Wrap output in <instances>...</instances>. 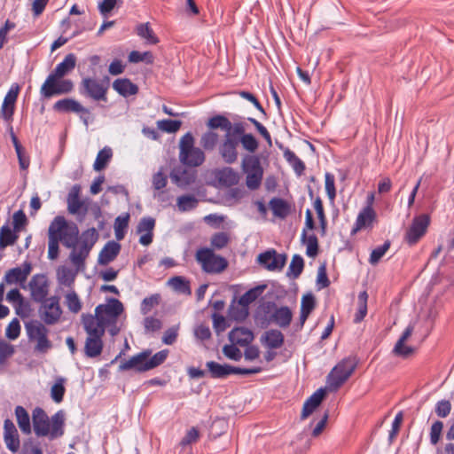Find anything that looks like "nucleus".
Masks as SVG:
<instances>
[{
    "instance_id": "nucleus-1",
    "label": "nucleus",
    "mask_w": 454,
    "mask_h": 454,
    "mask_svg": "<svg viewBox=\"0 0 454 454\" xmlns=\"http://www.w3.org/2000/svg\"><path fill=\"white\" fill-rule=\"evenodd\" d=\"M95 228L86 230L79 237V229L74 223L68 222L64 216H56L50 223L48 238L61 242L64 247L71 248V262L77 270H83L85 260L98 239Z\"/></svg>"
},
{
    "instance_id": "nucleus-2",
    "label": "nucleus",
    "mask_w": 454,
    "mask_h": 454,
    "mask_svg": "<svg viewBox=\"0 0 454 454\" xmlns=\"http://www.w3.org/2000/svg\"><path fill=\"white\" fill-rule=\"evenodd\" d=\"M33 428L37 437L48 436L50 440L61 437L65 433V414L62 411H57L50 419L46 412L36 407L32 413Z\"/></svg>"
},
{
    "instance_id": "nucleus-3",
    "label": "nucleus",
    "mask_w": 454,
    "mask_h": 454,
    "mask_svg": "<svg viewBox=\"0 0 454 454\" xmlns=\"http://www.w3.org/2000/svg\"><path fill=\"white\" fill-rule=\"evenodd\" d=\"M179 160L189 167H199L205 161V153L194 146V137L191 132L184 134L179 142Z\"/></svg>"
},
{
    "instance_id": "nucleus-4",
    "label": "nucleus",
    "mask_w": 454,
    "mask_h": 454,
    "mask_svg": "<svg viewBox=\"0 0 454 454\" xmlns=\"http://www.w3.org/2000/svg\"><path fill=\"white\" fill-rule=\"evenodd\" d=\"M109 78L98 80L93 77H84L79 84V92L82 96L94 101L107 102Z\"/></svg>"
},
{
    "instance_id": "nucleus-5",
    "label": "nucleus",
    "mask_w": 454,
    "mask_h": 454,
    "mask_svg": "<svg viewBox=\"0 0 454 454\" xmlns=\"http://www.w3.org/2000/svg\"><path fill=\"white\" fill-rule=\"evenodd\" d=\"M241 169L246 174V184L248 189L254 191L262 184L263 168L260 158L254 154H246L241 161Z\"/></svg>"
},
{
    "instance_id": "nucleus-6",
    "label": "nucleus",
    "mask_w": 454,
    "mask_h": 454,
    "mask_svg": "<svg viewBox=\"0 0 454 454\" xmlns=\"http://www.w3.org/2000/svg\"><path fill=\"white\" fill-rule=\"evenodd\" d=\"M195 257L207 273H220L228 266V262L224 257L215 254L212 249L207 247L199 249Z\"/></svg>"
},
{
    "instance_id": "nucleus-7",
    "label": "nucleus",
    "mask_w": 454,
    "mask_h": 454,
    "mask_svg": "<svg viewBox=\"0 0 454 454\" xmlns=\"http://www.w3.org/2000/svg\"><path fill=\"white\" fill-rule=\"evenodd\" d=\"M59 301L60 298L59 296L53 295L44 301H39L41 306L38 309V313L44 324L52 325L59 321L63 313Z\"/></svg>"
},
{
    "instance_id": "nucleus-8",
    "label": "nucleus",
    "mask_w": 454,
    "mask_h": 454,
    "mask_svg": "<svg viewBox=\"0 0 454 454\" xmlns=\"http://www.w3.org/2000/svg\"><path fill=\"white\" fill-rule=\"evenodd\" d=\"M272 309H274V311L271 313L269 318L264 319L266 324L269 325L270 323H274L280 328L288 327L293 318V313L291 309L287 306L277 308L274 302H268L263 306V310L265 313H270Z\"/></svg>"
},
{
    "instance_id": "nucleus-9",
    "label": "nucleus",
    "mask_w": 454,
    "mask_h": 454,
    "mask_svg": "<svg viewBox=\"0 0 454 454\" xmlns=\"http://www.w3.org/2000/svg\"><path fill=\"white\" fill-rule=\"evenodd\" d=\"M239 145V137L231 133H225L223 140L219 145V154L223 160L227 164H233L239 157L238 147Z\"/></svg>"
},
{
    "instance_id": "nucleus-10",
    "label": "nucleus",
    "mask_w": 454,
    "mask_h": 454,
    "mask_svg": "<svg viewBox=\"0 0 454 454\" xmlns=\"http://www.w3.org/2000/svg\"><path fill=\"white\" fill-rule=\"evenodd\" d=\"M355 370V365L348 360L339 363L330 372L328 382L335 389L342 386L351 376Z\"/></svg>"
},
{
    "instance_id": "nucleus-11",
    "label": "nucleus",
    "mask_w": 454,
    "mask_h": 454,
    "mask_svg": "<svg viewBox=\"0 0 454 454\" xmlns=\"http://www.w3.org/2000/svg\"><path fill=\"white\" fill-rule=\"evenodd\" d=\"M430 219L427 215L416 216L406 231L405 240L410 246L415 245L427 232Z\"/></svg>"
},
{
    "instance_id": "nucleus-12",
    "label": "nucleus",
    "mask_w": 454,
    "mask_h": 454,
    "mask_svg": "<svg viewBox=\"0 0 454 454\" xmlns=\"http://www.w3.org/2000/svg\"><path fill=\"white\" fill-rule=\"evenodd\" d=\"M315 223L310 209H307L305 217V228L301 236V240L307 246L306 254L309 257H315L318 254V240L315 234L308 235L307 229L313 230Z\"/></svg>"
},
{
    "instance_id": "nucleus-13",
    "label": "nucleus",
    "mask_w": 454,
    "mask_h": 454,
    "mask_svg": "<svg viewBox=\"0 0 454 454\" xmlns=\"http://www.w3.org/2000/svg\"><path fill=\"white\" fill-rule=\"evenodd\" d=\"M286 254H278L275 249L267 250L258 255L259 263L270 271H280L286 265Z\"/></svg>"
},
{
    "instance_id": "nucleus-14",
    "label": "nucleus",
    "mask_w": 454,
    "mask_h": 454,
    "mask_svg": "<svg viewBox=\"0 0 454 454\" xmlns=\"http://www.w3.org/2000/svg\"><path fill=\"white\" fill-rule=\"evenodd\" d=\"M53 109L57 112L61 113H76L80 114V118L83 121V123L88 126V115L90 114V111L88 108L82 106L78 101L73 98H63L58 100L53 105Z\"/></svg>"
},
{
    "instance_id": "nucleus-15",
    "label": "nucleus",
    "mask_w": 454,
    "mask_h": 454,
    "mask_svg": "<svg viewBox=\"0 0 454 454\" xmlns=\"http://www.w3.org/2000/svg\"><path fill=\"white\" fill-rule=\"evenodd\" d=\"M31 298L34 301L39 302L47 299L49 294V282L45 275L36 274L32 277L29 282Z\"/></svg>"
},
{
    "instance_id": "nucleus-16",
    "label": "nucleus",
    "mask_w": 454,
    "mask_h": 454,
    "mask_svg": "<svg viewBox=\"0 0 454 454\" xmlns=\"http://www.w3.org/2000/svg\"><path fill=\"white\" fill-rule=\"evenodd\" d=\"M3 436L6 448L11 452L17 453L20 448V435L14 423L10 419L4 421Z\"/></svg>"
},
{
    "instance_id": "nucleus-17",
    "label": "nucleus",
    "mask_w": 454,
    "mask_h": 454,
    "mask_svg": "<svg viewBox=\"0 0 454 454\" xmlns=\"http://www.w3.org/2000/svg\"><path fill=\"white\" fill-rule=\"evenodd\" d=\"M151 350L146 349L144 350L132 357H130L129 360H125L121 362L119 365V371L124 372V371H129V370H135L139 372H146L148 369H145L146 366V359L151 355Z\"/></svg>"
},
{
    "instance_id": "nucleus-18",
    "label": "nucleus",
    "mask_w": 454,
    "mask_h": 454,
    "mask_svg": "<svg viewBox=\"0 0 454 454\" xmlns=\"http://www.w3.org/2000/svg\"><path fill=\"white\" fill-rule=\"evenodd\" d=\"M376 212L372 207H364L358 214L351 233L355 234L366 228H372L376 221Z\"/></svg>"
},
{
    "instance_id": "nucleus-19",
    "label": "nucleus",
    "mask_w": 454,
    "mask_h": 454,
    "mask_svg": "<svg viewBox=\"0 0 454 454\" xmlns=\"http://www.w3.org/2000/svg\"><path fill=\"white\" fill-rule=\"evenodd\" d=\"M31 270V263L25 262L22 264V268L16 267L6 271L4 279L8 285L15 283H23L27 280Z\"/></svg>"
},
{
    "instance_id": "nucleus-20",
    "label": "nucleus",
    "mask_w": 454,
    "mask_h": 454,
    "mask_svg": "<svg viewBox=\"0 0 454 454\" xmlns=\"http://www.w3.org/2000/svg\"><path fill=\"white\" fill-rule=\"evenodd\" d=\"M155 226V220L153 217H143L137 227V231L142 234L139 243L143 246H149L153 242V231Z\"/></svg>"
},
{
    "instance_id": "nucleus-21",
    "label": "nucleus",
    "mask_w": 454,
    "mask_h": 454,
    "mask_svg": "<svg viewBox=\"0 0 454 454\" xmlns=\"http://www.w3.org/2000/svg\"><path fill=\"white\" fill-rule=\"evenodd\" d=\"M325 390L319 388L314 392L304 403L301 419H305L311 415L314 411L321 404L322 401L325 396Z\"/></svg>"
},
{
    "instance_id": "nucleus-22",
    "label": "nucleus",
    "mask_w": 454,
    "mask_h": 454,
    "mask_svg": "<svg viewBox=\"0 0 454 454\" xmlns=\"http://www.w3.org/2000/svg\"><path fill=\"white\" fill-rule=\"evenodd\" d=\"M121 250V245L116 241H108L98 254V262L100 265H107L113 262Z\"/></svg>"
},
{
    "instance_id": "nucleus-23",
    "label": "nucleus",
    "mask_w": 454,
    "mask_h": 454,
    "mask_svg": "<svg viewBox=\"0 0 454 454\" xmlns=\"http://www.w3.org/2000/svg\"><path fill=\"white\" fill-rule=\"evenodd\" d=\"M229 340L241 347L247 346L254 340L251 330L245 327H236L229 333Z\"/></svg>"
},
{
    "instance_id": "nucleus-24",
    "label": "nucleus",
    "mask_w": 454,
    "mask_h": 454,
    "mask_svg": "<svg viewBox=\"0 0 454 454\" xmlns=\"http://www.w3.org/2000/svg\"><path fill=\"white\" fill-rule=\"evenodd\" d=\"M122 303L115 298L110 299L107 304L98 305L95 309V312H104L114 322L116 321V318L122 313Z\"/></svg>"
},
{
    "instance_id": "nucleus-25",
    "label": "nucleus",
    "mask_w": 454,
    "mask_h": 454,
    "mask_svg": "<svg viewBox=\"0 0 454 454\" xmlns=\"http://www.w3.org/2000/svg\"><path fill=\"white\" fill-rule=\"evenodd\" d=\"M262 342L270 349L281 348L285 341L284 334L277 329L266 331L261 339Z\"/></svg>"
},
{
    "instance_id": "nucleus-26",
    "label": "nucleus",
    "mask_w": 454,
    "mask_h": 454,
    "mask_svg": "<svg viewBox=\"0 0 454 454\" xmlns=\"http://www.w3.org/2000/svg\"><path fill=\"white\" fill-rule=\"evenodd\" d=\"M113 89L121 96L128 98L138 92V87L128 78H119L113 82Z\"/></svg>"
},
{
    "instance_id": "nucleus-27",
    "label": "nucleus",
    "mask_w": 454,
    "mask_h": 454,
    "mask_svg": "<svg viewBox=\"0 0 454 454\" xmlns=\"http://www.w3.org/2000/svg\"><path fill=\"white\" fill-rule=\"evenodd\" d=\"M103 336L104 335L87 336L84 345V353L86 356L94 358L102 353L104 347L102 340Z\"/></svg>"
},
{
    "instance_id": "nucleus-28",
    "label": "nucleus",
    "mask_w": 454,
    "mask_h": 454,
    "mask_svg": "<svg viewBox=\"0 0 454 454\" xmlns=\"http://www.w3.org/2000/svg\"><path fill=\"white\" fill-rule=\"evenodd\" d=\"M81 188L75 184L70 190L67 202L68 212L72 215H78L84 207V203L80 200Z\"/></svg>"
},
{
    "instance_id": "nucleus-29",
    "label": "nucleus",
    "mask_w": 454,
    "mask_h": 454,
    "mask_svg": "<svg viewBox=\"0 0 454 454\" xmlns=\"http://www.w3.org/2000/svg\"><path fill=\"white\" fill-rule=\"evenodd\" d=\"M76 65V57L74 53L67 54L64 59L59 63L55 69L51 73L61 79L67 74H69Z\"/></svg>"
},
{
    "instance_id": "nucleus-30",
    "label": "nucleus",
    "mask_w": 454,
    "mask_h": 454,
    "mask_svg": "<svg viewBox=\"0 0 454 454\" xmlns=\"http://www.w3.org/2000/svg\"><path fill=\"white\" fill-rule=\"evenodd\" d=\"M83 328L88 336L104 335L105 330L98 326L97 318L91 314H83L82 316Z\"/></svg>"
},
{
    "instance_id": "nucleus-31",
    "label": "nucleus",
    "mask_w": 454,
    "mask_h": 454,
    "mask_svg": "<svg viewBox=\"0 0 454 454\" xmlns=\"http://www.w3.org/2000/svg\"><path fill=\"white\" fill-rule=\"evenodd\" d=\"M15 417L20 431L24 434H29L31 433L30 417L23 406H16Z\"/></svg>"
},
{
    "instance_id": "nucleus-32",
    "label": "nucleus",
    "mask_w": 454,
    "mask_h": 454,
    "mask_svg": "<svg viewBox=\"0 0 454 454\" xmlns=\"http://www.w3.org/2000/svg\"><path fill=\"white\" fill-rule=\"evenodd\" d=\"M269 206L273 215L279 218L286 217L290 211L288 203L280 198L271 199L269 202Z\"/></svg>"
},
{
    "instance_id": "nucleus-33",
    "label": "nucleus",
    "mask_w": 454,
    "mask_h": 454,
    "mask_svg": "<svg viewBox=\"0 0 454 454\" xmlns=\"http://www.w3.org/2000/svg\"><path fill=\"white\" fill-rule=\"evenodd\" d=\"M59 78L50 74L41 87V95L43 98H50L58 95V81Z\"/></svg>"
},
{
    "instance_id": "nucleus-34",
    "label": "nucleus",
    "mask_w": 454,
    "mask_h": 454,
    "mask_svg": "<svg viewBox=\"0 0 454 454\" xmlns=\"http://www.w3.org/2000/svg\"><path fill=\"white\" fill-rule=\"evenodd\" d=\"M129 214L125 213L123 215H118L114 220V234L118 241L122 240L125 237L127 229L129 227Z\"/></svg>"
},
{
    "instance_id": "nucleus-35",
    "label": "nucleus",
    "mask_w": 454,
    "mask_h": 454,
    "mask_svg": "<svg viewBox=\"0 0 454 454\" xmlns=\"http://www.w3.org/2000/svg\"><path fill=\"white\" fill-rule=\"evenodd\" d=\"M207 125L211 129H221L222 130H224L225 133H231L232 128V123L231 121L227 117L221 114L211 117L208 120Z\"/></svg>"
},
{
    "instance_id": "nucleus-36",
    "label": "nucleus",
    "mask_w": 454,
    "mask_h": 454,
    "mask_svg": "<svg viewBox=\"0 0 454 454\" xmlns=\"http://www.w3.org/2000/svg\"><path fill=\"white\" fill-rule=\"evenodd\" d=\"M168 284L173 288L174 291L190 295L192 294L190 282L184 277L176 276L168 279Z\"/></svg>"
},
{
    "instance_id": "nucleus-37",
    "label": "nucleus",
    "mask_w": 454,
    "mask_h": 454,
    "mask_svg": "<svg viewBox=\"0 0 454 454\" xmlns=\"http://www.w3.org/2000/svg\"><path fill=\"white\" fill-rule=\"evenodd\" d=\"M65 305L68 310L74 314L81 311L82 303L74 290H70L65 294Z\"/></svg>"
},
{
    "instance_id": "nucleus-38",
    "label": "nucleus",
    "mask_w": 454,
    "mask_h": 454,
    "mask_svg": "<svg viewBox=\"0 0 454 454\" xmlns=\"http://www.w3.org/2000/svg\"><path fill=\"white\" fill-rule=\"evenodd\" d=\"M113 156V152L110 147H105L100 150L97 155L95 162L93 164V168L96 171H101L106 168L108 162L110 161Z\"/></svg>"
},
{
    "instance_id": "nucleus-39",
    "label": "nucleus",
    "mask_w": 454,
    "mask_h": 454,
    "mask_svg": "<svg viewBox=\"0 0 454 454\" xmlns=\"http://www.w3.org/2000/svg\"><path fill=\"white\" fill-rule=\"evenodd\" d=\"M206 366L213 379H224L228 377V364H221L215 361L206 363Z\"/></svg>"
},
{
    "instance_id": "nucleus-40",
    "label": "nucleus",
    "mask_w": 454,
    "mask_h": 454,
    "mask_svg": "<svg viewBox=\"0 0 454 454\" xmlns=\"http://www.w3.org/2000/svg\"><path fill=\"white\" fill-rule=\"evenodd\" d=\"M27 333L32 340H37L48 335V328L41 322L35 321L27 325Z\"/></svg>"
},
{
    "instance_id": "nucleus-41",
    "label": "nucleus",
    "mask_w": 454,
    "mask_h": 454,
    "mask_svg": "<svg viewBox=\"0 0 454 454\" xmlns=\"http://www.w3.org/2000/svg\"><path fill=\"white\" fill-rule=\"evenodd\" d=\"M18 239V236L8 225H4L0 229V249L13 245Z\"/></svg>"
},
{
    "instance_id": "nucleus-42",
    "label": "nucleus",
    "mask_w": 454,
    "mask_h": 454,
    "mask_svg": "<svg viewBox=\"0 0 454 454\" xmlns=\"http://www.w3.org/2000/svg\"><path fill=\"white\" fill-rule=\"evenodd\" d=\"M58 280L60 285L72 287L75 279V273L67 267H61L57 271Z\"/></svg>"
},
{
    "instance_id": "nucleus-43",
    "label": "nucleus",
    "mask_w": 454,
    "mask_h": 454,
    "mask_svg": "<svg viewBox=\"0 0 454 454\" xmlns=\"http://www.w3.org/2000/svg\"><path fill=\"white\" fill-rule=\"evenodd\" d=\"M199 200L193 195H182L177 198V207L181 212L191 211L197 207Z\"/></svg>"
},
{
    "instance_id": "nucleus-44",
    "label": "nucleus",
    "mask_w": 454,
    "mask_h": 454,
    "mask_svg": "<svg viewBox=\"0 0 454 454\" xmlns=\"http://www.w3.org/2000/svg\"><path fill=\"white\" fill-rule=\"evenodd\" d=\"M304 268V260L300 254H294L290 262L287 276L297 278L302 272Z\"/></svg>"
},
{
    "instance_id": "nucleus-45",
    "label": "nucleus",
    "mask_w": 454,
    "mask_h": 454,
    "mask_svg": "<svg viewBox=\"0 0 454 454\" xmlns=\"http://www.w3.org/2000/svg\"><path fill=\"white\" fill-rule=\"evenodd\" d=\"M137 34L146 40L147 43L156 44L159 42L158 37L155 35L148 23L139 24L137 27Z\"/></svg>"
},
{
    "instance_id": "nucleus-46",
    "label": "nucleus",
    "mask_w": 454,
    "mask_h": 454,
    "mask_svg": "<svg viewBox=\"0 0 454 454\" xmlns=\"http://www.w3.org/2000/svg\"><path fill=\"white\" fill-rule=\"evenodd\" d=\"M263 289L264 286H256L251 288L240 296L239 303L243 307L248 306L261 295V294L263 292Z\"/></svg>"
},
{
    "instance_id": "nucleus-47",
    "label": "nucleus",
    "mask_w": 454,
    "mask_h": 454,
    "mask_svg": "<svg viewBox=\"0 0 454 454\" xmlns=\"http://www.w3.org/2000/svg\"><path fill=\"white\" fill-rule=\"evenodd\" d=\"M239 141L249 154H253L259 147L258 140L251 133L243 134V136L239 137Z\"/></svg>"
},
{
    "instance_id": "nucleus-48",
    "label": "nucleus",
    "mask_w": 454,
    "mask_h": 454,
    "mask_svg": "<svg viewBox=\"0 0 454 454\" xmlns=\"http://www.w3.org/2000/svg\"><path fill=\"white\" fill-rule=\"evenodd\" d=\"M14 351L13 345L0 339V372L3 371L7 359L14 354Z\"/></svg>"
},
{
    "instance_id": "nucleus-49",
    "label": "nucleus",
    "mask_w": 454,
    "mask_h": 454,
    "mask_svg": "<svg viewBox=\"0 0 454 454\" xmlns=\"http://www.w3.org/2000/svg\"><path fill=\"white\" fill-rule=\"evenodd\" d=\"M219 180L228 185H233L239 182V175L233 168L226 167L219 172Z\"/></svg>"
},
{
    "instance_id": "nucleus-50",
    "label": "nucleus",
    "mask_w": 454,
    "mask_h": 454,
    "mask_svg": "<svg viewBox=\"0 0 454 454\" xmlns=\"http://www.w3.org/2000/svg\"><path fill=\"white\" fill-rule=\"evenodd\" d=\"M219 136L214 131H207L204 133L200 138L201 146L207 151L213 150L217 145Z\"/></svg>"
},
{
    "instance_id": "nucleus-51",
    "label": "nucleus",
    "mask_w": 454,
    "mask_h": 454,
    "mask_svg": "<svg viewBox=\"0 0 454 454\" xmlns=\"http://www.w3.org/2000/svg\"><path fill=\"white\" fill-rule=\"evenodd\" d=\"M182 121L178 120H160L157 121L158 128L167 133H175L181 128Z\"/></svg>"
},
{
    "instance_id": "nucleus-52",
    "label": "nucleus",
    "mask_w": 454,
    "mask_h": 454,
    "mask_svg": "<svg viewBox=\"0 0 454 454\" xmlns=\"http://www.w3.org/2000/svg\"><path fill=\"white\" fill-rule=\"evenodd\" d=\"M390 245V241L386 240L383 245L374 248L371 253L369 262L372 265H376L388 251Z\"/></svg>"
},
{
    "instance_id": "nucleus-53",
    "label": "nucleus",
    "mask_w": 454,
    "mask_h": 454,
    "mask_svg": "<svg viewBox=\"0 0 454 454\" xmlns=\"http://www.w3.org/2000/svg\"><path fill=\"white\" fill-rule=\"evenodd\" d=\"M168 355V350L163 349L154 354L151 358L146 359V366L145 369L152 370L165 362Z\"/></svg>"
},
{
    "instance_id": "nucleus-54",
    "label": "nucleus",
    "mask_w": 454,
    "mask_h": 454,
    "mask_svg": "<svg viewBox=\"0 0 454 454\" xmlns=\"http://www.w3.org/2000/svg\"><path fill=\"white\" fill-rule=\"evenodd\" d=\"M65 392L66 388L64 387V379L59 378L51 387V396L55 403H59L63 401Z\"/></svg>"
},
{
    "instance_id": "nucleus-55",
    "label": "nucleus",
    "mask_w": 454,
    "mask_h": 454,
    "mask_svg": "<svg viewBox=\"0 0 454 454\" xmlns=\"http://www.w3.org/2000/svg\"><path fill=\"white\" fill-rule=\"evenodd\" d=\"M160 294H153L148 297H145L141 302V312L144 315L148 314L153 307L160 304Z\"/></svg>"
},
{
    "instance_id": "nucleus-56",
    "label": "nucleus",
    "mask_w": 454,
    "mask_h": 454,
    "mask_svg": "<svg viewBox=\"0 0 454 454\" xmlns=\"http://www.w3.org/2000/svg\"><path fill=\"white\" fill-rule=\"evenodd\" d=\"M171 180L178 186L189 184L191 178L187 176V172L181 168H174L170 173Z\"/></svg>"
},
{
    "instance_id": "nucleus-57",
    "label": "nucleus",
    "mask_w": 454,
    "mask_h": 454,
    "mask_svg": "<svg viewBox=\"0 0 454 454\" xmlns=\"http://www.w3.org/2000/svg\"><path fill=\"white\" fill-rule=\"evenodd\" d=\"M230 241V236L227 232L221 231L215 233L211 238V246L215 249L225 247Z\"/></svg>"
},
{
    "instance_id": "nucleus-58",
    "label": "nucleus",
    "mask_w": 454,
    "mask_h": 454,
    "mask_svg": "<svg viewBox=\"0 0 454 454\" xmlns=\"http://www.w3.org/2000/svg\"><path fill=\"white\" fill-rule=\"evenodd\" d=\"M129 61L130 63L145 61L147 64H152L153 62V56L150 51L139 52L137 51H132L129 55Z\"/></svg>"
},
{
    "instance_id": "nucleus-59",
    "label": "nucleus",
    "mask_w": 454,
    "mask_h": 454,
    "mask_svg": "<svg viewBox=\"0 0 454 454\" xmlns=\"http://www.w3.org/2000/svg\"><path fill=\"white\" fill-rule=\"evenodd\" d=\"M315 308H316L315 296L311 293L304 294L301 298V311L310 315V313L314 310Z\"/></svg>"
},
{
    "instance_id": "nucleus-60",
    "label": "nucleus",
    "mask_w": 454,
    "mask_h": 454,
    "mask_svg": "<svg viewBox=\"0 0 454 454\" xmlns=\"http://www.w3.org/2000/svg\"><path fill=\"white\" fill-rule=\"evenodd\" d=\"M325 191L330 200L333 201L336 197L335 178L331 173L325 175Z\"/></svg>"
},
{
    "instance_id": "nucleus-61",
    "label": "nucleus",
    "mask_w": 454,
    "mask_h": 454,
    "mask_svg": "<svg viewBox=\"0 0 454 454\" xmlns=\"http://www.w3.org/2000/svg\"><path fill=\"white\" fill-rule=\"evenodd\" d=\"M20 334V324L17 318H13L6 327L5 335L10 340H16Z\"/></svg>"
},
{
    "instance_id": "nucleus-62",
    "label": "nucleus",
    "mask_w": 454,
    "mask_h": 454,
    "mask_svg": "<svg viewBox=\"0 0 454 454\" xmlns=\"http://www.w3.org/2000/svg\"><path fill=\"white\" fill-rule=\"evenodd\" d=\"M199 439L200 432L196 427H192L186 432L185 435L182 438V440L180 441V445L184 448L192 443L196 442Z\"/></svg>"
},
{
    "instance_id": "nucleus-63",
    "label": "nucleus",
    "mask_w": 454,
    "mask_h": 454,
    "mask_svg": "<svg viewBox=\"0 0 454 454\" xmlns=\"http://www.w3.org/2000/svg\"><path fill=\"white\" fill-rule=\"evenodd\" d=\"M223 353L225 356L234 361H239L242 357L240 349L237 348L233 343L231 345H225L223 348Z\"/></svg>"
},
{
    "instance_id": "nucleus-64",
    "label": "nucleus",
    "mask_w": 454,
    "mask_h": 454,
    "mask_svg": "<svg viewBox=\"0 0 454 454\" xmlns=\"http://www.w3.org/2000/svg\"><path fill=\"white\" fill-rule=\"evenodd\" d=\"M443 428V423L440 420H436L433 423L430 430V442L435 445L440 440V436Z\"/></svg>"
}]
</instances>
